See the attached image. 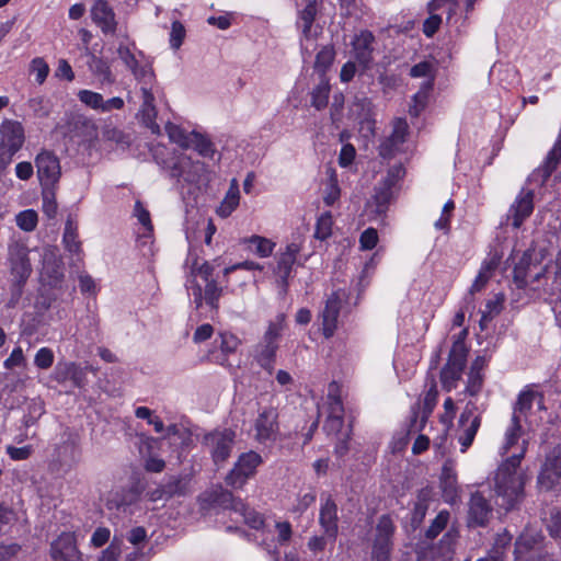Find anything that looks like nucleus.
<instances>
[{"label": "nucleus", "instance_id": "1", "mask_svg": "<svg viewBox=\"0 0 561 561\" xmlns=\"http://www.w3.org/2000/svg\"><path fill=\"white\" fill-rule=\"evenodd\" d=\"M152 160L170 180L175 182L178 190L183 191L185 184L199 183L206 172L207 165L194 161L183 152L169 148L163 144H147Z\"/></svg>", "mask_w": 561, "mask_h": 561}, {"label": "nucleus", "instance_id": "2", "mask_svg": "<svg viewBox=\"0 0 561 561\" xmlns=\"http://www.w3.org/2000/svg\"><path fill=\"white\" fill-rule=\"evenodd\" d=\"M523 453L506 458L497 468L494 477V490L497 504L505 511H511L518 503L524 492V479L517 472Z\"/></svg>", "mask_w": 561, "mask_h": 561}, {"label": "nucleus", "instance_id": "3", "mask_svg": "<svg viewBox=\"0 0 561 561\" xmlns=\"http://www.w3.org/2000/svg\"><path fill=\"white\" fill-rule=\"evenodd\" d=\"M142 421L148 426L152 427V431L158 434L157 437L148 435L142 432V447L146 448L147 453H151L154 449H163L174 445L173 439L180 440V449L184 451L192 442L191 433L187 430H181L178 424L165 425L162 417L153 410L142 407Z\"/></svg>", "mask_w": 561, "mask_h": 561}, {"label": "nucleus", "instance_id": "4", "mask_svg": "<svg viewBox=\"0 0 561 561\" xmlns=\"http://www.w3.org/2000/svg\"><path fill=\"white\" fill-rule=\"evenodd\" d=\"M142 126L148 128L151 134L160 135V124L158 118V102H162L159 95V89L153 88L154 72L149 64L142 65Z\"/></svg>", "mask_w": 561, "mask_h": 561}, {"label": "nucleus", "instance_id": "5", "mask_svg": "<svg viewBox=\"0 0 561 561\" xmlns=\"http://www.w3.org/2000/svg\"><path fill=\"white\" fill-rule=\"evenodd\" d=\"M317 16V0H308L302 9L297 10L295 26L299 31V46L304 57H310L312 54V49L309 48L308 42L316 39L322 32L321 26H314Z\"/></svg>", "mask_w": 561, "mask_h": 561}, {"label": "nucleus", "instance_id": "6", "mask_svg": "<svg viewBox=\"0 0 561 561\" xmlns=\"http://www.w3.org/2000/svg\"><path fill=\"white\" fill-rule=\"evenodd\" d=\"M24 141V127L20 122L4 119L0 124V171L11 163L12 158L22 148Z\"/></svg>", "mask_w": 561, "mask_h": 561}, {"label": "nucleus", "instance_id": "7", "mask_svg": "<svg viewBox=\"0 0 561 561\" xmlns=\"http://www.w3.org/2000/svg\"><path fill=\"white\" fill-rule=\"evenodd\" d=\"M263 462V457L254 450L240 454L226 474L225 483L234 490H242L248 481L255 477L257 468Z\"/></svg>", "mask_w": 561, "mask_h": 561}, {"label": "nucleus", "instance_id": "8", "mask_svg": "<svg viewBox=\"0 0 561 561\" xmlns=\"http://www.w3.org/2000/svg\"><path fill=\"white\" fill-rule=\"evenodd\" d=\"M127 482L107 500L110 508L115 507L123 513H133V506L138 505L140 499V471L137 466H130L126 471Z\"/></svg>", "mask_w": 561, "mask_h": 561}, {"label": "nucleus", "instance_id": "9", "mask_svg": "<svg viewBox=\"0 0 561 561\" xmlns=\"http://www.w3.org/2000/svg\"><path fill=\"white\" fill-rule=\"evenodd\" d=\"M236 432L231 428L214 430L203 436L202 444L207 448L216 466L225 463L231 455Z\"/></svg>", "mask_w": 561, "mask_h": 561}, {"label": "nucleus", "instance_id": "10", "mask_svg": "<svg viewBox=\"0 0 561 561\" xmlns=\"http://www.w3.org/2000/svg\"><path fill=\"white\" fill-rule=\"evenodd\" d=\"M559 484H561V443L546 454L537 477L540 491H551Z\"/></svg>", "mask_w": 561, "mask_h": 561}, {"label": "nucleus", "instance_id": "11", "mask_svg": "<svg viewBox=\"0 0 561 561\" xmlns=\"http://www.w3.org/2000/svg\"><path fill=\"white\" fill-rule=\"evenodd\" d=\"M318 523L330 542L334 543L339 536V506L334 496L329 492H322L320 495Z\"/></svg>", "mask_w": 561, "mask_h": 561}, {"label": "nucleus", "instance_id": "12", "mask_svg": "<svg viewBox=\"0 0 561 561\" xmlns=\"http://www.w3.org/2000/svg\"><path fill=\"white\" fill-rule=\"evenodd\" d=\"M199 503L203 510L221 508L236 512L243 508V501L236 497L233 493L221 484L214 485L199 495Z\"/></svg>", "mask_w": 561, "mask_h": 561}, {"label": "nucleus", "instance_id": "13", "mask_svg": "<svg viewBox=\"0 0 561 561\" xmlns=\"http://www.w3.org/2000/svg\"><path fill=\"white\" fill-rule=\"evenodd\" d=\"M55 461L61 469L69 470L81 460V448L79 436L67 430L62 433L60 442L56 445Z\"/></svg>", "mask_w": 561, "mask_h": 561}, {"label": "nucleus", "instance_id": "14", "mask_svg": "<svg viewBox=\"0 0 561 561\" xmlns=\"http://www.w3.org/2000/svg\"><path fill=\"white\" fill-rule=\"evenodd\" d=\"M28 249L21 242H13L9 245V262L10 270L13 277L18 283V295H21V289L26 279L32 273V265L28 259Z\"/></svg>", "mask_w": 561, "mask_h": 561}, {"label": "nucleus", "instance_id": "15", "mask_svg": "<svg viewBox=\"0 0 561 561\" xmlns=\"http://www.w3.org/2000/svg\"><path fill=\"white\" fill-rule=\"evenodd\" d=\"M254 439L260 444L276 442L279 434L278 411L274 407L263 408L254 422Z\"/></svg>", "mask_w": 561, "mask_h": 561}, {"label": "nucleus", "instance_id": "16", "mask_svg": "<svg viewBox=\"0 0 561 561\" xmlns=\"http://www.w3.org/2000/svg\"><path fill=\"white\" fill-rule=\"evenodd\" d=\"M538 264H540L539 261L534 262V250L528 249L523 252L522 256L513 267L514 285L519 290H528V296L534 299L540 298L541 290L537 287L529 286L527 276L531 266Z\"/></svg>", "mask_w": 561, "mask_h": 561}, {"label": "nucleus", "instance_id": "17", "mask_svg": "<svg viewBox=\"0 0 561 561\" xmlns=\"http://www.w3.org/2000/svg\"><path fill=\"white\" fill-rule=\"evenodd\" d=\"M345 299L346 295L342 290H335L328 296L320 316L322 319V334L325 339L334 335L337 329L340 311Z\"/></svg>", "mask_w": 561, "mask_h": 561}, {"label": "nucleus", "instance_id": "18", "mask_svg": "<svg viewBox=\"0 0 561 561\" xmlns=\"http://www.w3.org/2000/svg\"><path fill=\"white\" fill-rule=\"evenodd\" d=\"M534 190L522 187L508 209V218H512V227L519 229L524 221L529 218L535 208Z\"/></svg>", "mask_w": 561, "mask_h": 561}, {"label": "nucleus", "instance_id": "19", "mask_svg": "<svg viewBox=\"0 0 561 561\" xmlns=\"http://www.w3.org/2000/svg\"><path fill=\"white\" fill-rule=\"evenodd\" d=\"M50 557L53 561H83L76 535L73 533L59 535L50 545Z\"/></svg>", "mask_w": 561, "mask_h": 561}, {"label": "nucleus", "instance_id": "20", "mask_svg": "<svg viewBox=\"0 0 561 561\" xmlns=\"http://www.w3.org/2000/svg\"><path fill=\"white\" fill-rule=\"evenodd\" d=\"M375 35L368 30H363L356 34L352 41L353 56L363 71L371 68L374 61Z\"/></svg>", "mask_w": 561, "mask_h": 561}, {"label": "nucleus", "instance_id": "21", "mask_svg": "<svg viewBox=\"0 0 561 561\" xmlns=\"http://www.w3.org/2000/svg\"><path fill=\"white\" fill-rule=\"evenodd\" d=\"M537 541L531 536H520L514 545V561H556L553 553L536 547Z\"/></svg>", "mask_w": 561, "mask_h": 561}, {"label": "nucleus", "instance_id": "22", "mask_svg": "<svg viewBox=\"0 0 561 561\" xmlns=\"http://www.w3.org/2000/svg\"><path fill=\"white\" fill-rule=\"evenodd\" d=\"M37 175L43 187H50L60 178V163L50 151L44 150L35 159Z\"/></svg>", "mask_w": 561, "mask_h": 561}, {"label": "nucleus", "instance_id": "23", "mask_svg": "<svg viewBox=\"0 0 561 561\" xmlns=\"http://www.w3.org/2000/svg\"><path fill=\"white\" fill-rule=\"evenodd\" d=\"M438 392L433 386L423 398V407H422V415L420 417L421 405L420 403H415L411 407V415H410V425L409 433H416L423 431L426 425V422L432 414L436 402H437Z\"/></svg>", "mask_w": 561, "mask_h": 561}, {"label": "nucleus", "instance_id": "24", "mask_svg": "<svg viewBox=\"0 0 561 561\" xmlns=\"http://www.w3.org/2000/svg\"><path fill=\"white\" fill-rule=\"evenodd\" d=\"M393 186L394 181L391 178H386L380 181L374 188V194L369 201H367L366 206L371 208V211L380 217L385 216L389 209L391 202L393 201Z\"/></svg>", "mask_w": 561, "mask_h": 561}, {"label": "nucleus", "instance_id": "25", "mask_svg": "<svg viewBox=\"0 0 561 561\" xmlns=\"http://www.w3.org/2000/svg\"><path fill=\"white\" fill-rule=\"evenodd\" d=\"M337 385L333 381L329 387V415L325 420L323 428L328 433H340L344 425V407L341 396L337 393Z\"/></svg>", "mask_w": 561, "mask_h": 561}, {"label": "nucleus", "instance_id": "26", "mask_svg": "<svg viewBox=\"0 0 561 561\" xmlns=\"http://www.w3.org/2000/svg\"><path fill=\"white\" fill-rule=\"evenodd\" d=\"M91 18L103 33H114L116 28L115 14L105 0H95L91 8Z\"/></svg>", "mask_w": 561, "mask_h": 561}, {"label": "nucleus", "instance_id": "27", "mask_svg": "<svg viewBox=\"0 0 561 561\" xmlns=\"http://www.w3.org/2000/svg\"><path fill=\"white\" fill-rule=\"evenodd\" d=\"M491 506L480 492L471 494L469 502L468 522L470 526L483 527L489 520Z\"/></svg>", "mask_w": 561, "mask_h": 561}, {"label": "nucleus", "instance_id": "28", "mask_svg": "<svg viewBox=\"0 0 561 561\" xmlns=\"http://www.w3.org/2000/svg\"><path fill=\"white\" fill-rule=\"evenodd\" d=\"M190 479L183 476H170L159 485L154 494L159 493L157 499L164 497L169 500L173 496H184L188 491ZM156 500V497L153 499Z\"/></svg>", "mask_w": 561, "mask_h": 561}, {"label": "nucleus", "instance_id": "29", "mask_svg": "<svg viewBox=\"0 0 561 561\" xmlns=\"http://www.w3.org/2000/svg\"><path fill=\"white\" fill-rule=\"evenodd\" d=\"M439 488L445 502L454 503L458 497L457 473L447 462L442 468Z\"/></svg>", "mask_w": 561, "mask_h": 561}, {"label": "nucleus", "instance_id": "30", "mask_svg": "<svg viewBox=\"0 0 561 561\" xmlns=\"http://www.w3.org/2000/svg\"><path fill=\"white\" fill-rule=\"evenodd\" d=\"M278 347V343L264 341L256 346L254 358L260 367L270 375L273 374L275 368Z\"/></svg>", "mask_w": 561, "mask_h": 561}, {"label": "nucleus", "instance_id": "31", "mask_svg": "<svg viewBox=\"0 0 561 561\" xmlns=\"http://www.w3.org/2000/svg\"><path fill=\"white\" fill-rule=\"evenodd\" d=\"M430 500L431 491L427 488L417 491L416 501L411 511V527L413 530H416L422 525L428 510Z\"/></svg>", "mask_w": 561, "mask_h": 561}, {"label": "nucleus", "instance_id": "32", "mask_svg": "<svg viewBox=\"0 0 561 561\" xmlns=\"http://www.w3.org/2000/svg\"><path fill=\"white\" fill-rule=\"evenodd\" d=\"M62 243L66 250L76 255L78 260H81V242L78 239V226L72 216H68L65 224Z\"/></svg>", "mask_w": 561, "mask_h": 561}, {"label": "nucleus", "instance_id": "33", "mask_svg": "<svg viewBox=\"0 0 561 561\" xmlns=\"http://www.w3.org/2000/svg\"><path fill=\"white\" fill-rule=\"evenodd\" d=\"M396 526L389 514H383L379 517L376 526V535L374 543L388 545L393 547V535Z\"/></svg>", "mask_w": 561, "mask_h": 561}, {"label": "nucleus", "instance_id": "34", "mask_svg": "<svg viewBox=\"0 0 561 561\" xmlns=\"http://www.w3.org/2000/svg\"><path fill=\"white\" fill-rule=\"evenodd\" d=\"M331 92L330 81L327 76L319 77V83L312 88L310 104L317 111L324 110L329 103Z\"/></svg>", "mask_w": 561, "mask_h": 561}, {"label": "nucleus", "instance_id": "35", "mask_svg": "<svg viewBox=\"0 0 561 561\" xmlns=\"http://www.w3.org/2000/svg\"><path fill=\"white\" fill-rule=\"evenodd\" d=\"M352 112L359 123H375L373 101L365 95H356L352 103Z\"/></svg>", "mask_w": 561, "mask_h": 561}, {"label": "nucleus", "instance_id": "36", "mask_svg": "<svg viewBox=\"0 0 561 561\" xmlns=\"http://www.w3.org/2000/svg\"><path fill=\"white\" fill-rule=\"evenodd\" d=\"M295 260L290 257H285L283 255L277 256V264L274 270V273L277 276V285L282 290V294H286L289 287V278L291 276L293 266L295 264Z\"/></svg>", "mask_w": 561, "mask_h": 561}, {"label": "nucleus", "instance_id": "37", "mask_svg": "<svg viewBox=\"0 0 561 561\" xmlns=\"http://www.w3.org/2000/svg\"><path fill=\"white\" fill-rule=\"evenodd\" d=\"M89 68L101 87L110 85L115 81L110 65L104 59L93 55Z\"/></svg>", "mask_w": 561, "mask_h": 561}, {"label": "nucleus", "instance_id": "38", "mask_svg": "<svg viewBox=\"0 0 561 561\" xmlns=\"http://www.w3.org/2000/svg\"><path fill=\"white\" fill-rule=\"evenodd\" d=\"M335 55L336 53L333 44L322 46L317 53L313 69L319 77L327 76V71L332 66Z\"/></svg>", "mask_w": 561, "mask_h": 561}, {"label": "nucleus", "instance_id": "39", "mask_svg": "<svg viewBox=\"0 0 561 561\" xmlns=\"http://www.w3.org/2000/svg\"><path fill=\"white\" fill-rule=\"evenodd\" d=\"M164 128L171 142L178 144L184 149L191 148L192 142L190 141L192 131L187 133L185 129L175 124H172L170 121L165 122Z\"/></svg>", "mask_w": 561, "mask_h": 561}, {"label": "nucleus", "instance_id": "40", "mask_svg": "<svg viewBox=\"0 0 561 561\" xmlns=\"http://www.w3.org/2000/svg\"><path fill=\"white\" fill-rule=\"evenodd\" d=\"M249 244V249L260 257H267L272 254L275 243L267 238L261 236H252L244 240Z\"/></svg>", "mask_w": 561, "mask_h": 561}, {"label": "nucleus", "instance_id": "41", "mask_svg": "<svg viewBox=\"0 0 561 561\" xmlns=\"http://www.w3.org/2000/svg\"><path fill=\"white\" fill-rule=\"evenodd\" d=\"M190 142H192L191 148L196 150L202 157L213 159L216 149L209 138L193 130Z\"/></svg>", "mask_w": 561, "mask_h": 561}, {"label": "nucleus", "instance_id": "42", "mask_svg": "<svg viewBox=\"0 0 561 561\" xmlns=\"http://www.w3.org/2000/svg\"><path fill=\"white\" fill-rule=\"evenodd\" d=\"M333 217L330 210L322 213L316 222L313 237L320 241H325L332 234Z\"/></svg>", "mask_w": 561, "mask_h": 561}, {"label": "nucleus", "instance_id": "43", "mask_svg": "<svg viewBox=\"0 0 561 561\" xmlns=\"http://www.w3.org/2000/svg\"><path fill=\"white\" fill-rule=\"evenodd\" d=\"M236 513H239L243 516L244 523L252 529L262 530L265 526L264 515L255 511L254 508L249 507L248 504L243 502L242 510H236Z\"/></svg>", "mask_w": 561, "mask_h": 561}, {"label": "nucleus", "instance_id": "44", "mask_svg": "<svg viewBox=\"0 0 561 561\" xmlns=\"http://www.w3.org/2000/svg\"><path fill=\"white\" fill-rule=\"evenodd\" d=\"M43 271L49 278H51L54 284L60 282L64 276L61 267L57 263V257L53 252H46L44 254Z\"/></svg>", "mask_w": 561, "mask_h": 561}, {"label": "nucleus", "instance_id": "45", "mask_svg": "<svg viewBox=\"0 0 561 561\" xmlns=\"http://www.w3.org/2000/svg\"><path fill=\"white\" fill-rule=\"evenodd\" d=\"M558 165L559 164L556 163V161L549 160V158L546 157L543 163L531 173L528 181L539 180V185L543 186L557 170Z\"/></svg>", "mask_w": 561, "mask_h": 561}, {"label": "nucleus", "instance_id": "46", "mask_svg": "<svg viewBox=\"0 0 561 561\" xmlns=\"http://www.w3.org/2000/svg\"><path fill=\"white\" fill-rule=\"evenodd\" d=\"M203 294L205 304L209 306L210 309L218 310L219 299L222 295V287L218 286L215 279H210V282H206Z\"/></svg>", "mask_w": 561, "mask_h": 561}, {"label": "nucleus", "instance_id": "47", "mask_svg": "<svg viewBox=\"0 0 561 561\" xmlns=\"http://www.w3.org/2000/svg\"><path fill=\"white\" fill-rule=\"evenodd\" d=\"M462 371L461 369L445 364L439 374L443 388L446 391L455 389L457 381L461 378Z\"/></svg>", "mask_w": 561, "mask_h": 561}, {"label": "nucleus", "instance_id": "48", "mask_svg": "<svg viewBox=\"0 0 561 561\" xmlns=\"http://www.w3.org/2000/svg\"><path fill=\"white\" fill-rule=\"evenodd\" d=\"M536 397L542 399L543 394L533 390L520 391L514 404L515 412H519L520 414L526 415V413L533 408V403Z\"/></svg>", "mask_w": 561, "mask_h": 561}, {"label": "nucleus", "instance_id": "49", "mask_svg": "<svg viewBox=\"0 0 561 561\" xmlns=\"http://www.w3.org/2000/svg\"><path fill=\"white\" fill-rule=\"evenodd\" d=\"M15 222L21 230L31 232L37 226V213L34 209L22 210L15 216Z\"/></svg>", "mask_w": 561, "mask_h": 561}, {"label": "nucleus", "instance_id": "50", "mask_svg": "<svg viewBox=\"0 0 561 561\" xmlns=\"http://www.w3.org/2000/svg\"><path fill=\"white\" fill-rule=\"evenodd\" d=\"M481 425V416L476 415L468 427L465 428L462 435L459 436V443L461 445V451L465 453L472 445L477 432Z\"/></svg>", "mask_w": 561, "mask_h": 561}, {"label": "nucleus", "instance_id": "51", "mask_svg": "<svg viewBox=\"0 0 561 561\" xmlns=\"http://www.w3.org/2000/svg\"><path fill=\"white\" fill-rule=\"evenodd\" d=\"M448 519L449 513L447 511H440L425 530V538L430 540L435 539L445 529Z\"/></svg>", "mask_w": 561, "mask_h": 561}, {"label": "nucleus", "instance_id": "52", "mask_svg": "<svg viewBox=\"0 0 561 561\" xmlns=\"http://www.w3.org/2000/svg\"><path fill=\"white\" fill-rule=\"evenodd\" d=\"M284 327L285 314L279 313L276 316L274 321L270 322L268 328L263 335V341L278 343Z\"/></svg>", "mask_w": 561, "mask_h": 561}, {"label": "nucleus", "instance_id": "53", "mask_svg": "<svg viewBox=\"0 0 561 561\" xmlns=\"http://www.w3.org/2000/svg\"><path fill=\"white\" fill-rule=\"evenodd\" d=\"M239 191L230 188L218 208V215L221 217H228L239 205Z\"/></svg>", "mask_w": 561, "mask_h": 561}, {"label": "nucleus", "instance_id": "54", "mask_svg": "<svg viewBox=\"0 0 561 561\" xmlns=\"http://www.w3.org/2000/svg\"><path fill=\"white\" fill-rule=\"evenodd\" d=\"M469 348L451 347L446 365L463 370L467 365Z\"/></svg>", "mask_w": 561, "mask_h": 561}, {"label": "nucleus", "instance_id": "55", "mask_svg": "<svg viewBox=\"0 0 561 561\" xmlns=\"http://www.w3.org/2000/svg\"><path fill=\"white\" fill-rule=\"evenodd\" d=\"M433 88L434 79L432 77L421 84L420 90L412 96V103L417 104L420 107H426Z\"/></svg>", "mask_w": 561, "mask_h": 561}, {"label": "nucleus", "instance_id": "56", "mask_svg": "<svg viewBox=\"0 0 561 561\" xmlns=\"http://www.w3.org/2000/svg\"><path fill=\"white\" fill-rule=\"evenodd\" d=\"M163 449H154L151 453L148 454V458L145 461L144 468L148 472H154L159 473L162 472L165 468V461L160 457V453L163 451Z\"/></svg>", "mask_w": 561, "mask_h": 561}, {"label": "nucleus", "instance_id": "57", "mask_svg": "<svg viewBox=\"0 0 561 561\" xmlns=\"http://www.w3.org/2000/svg\"><path fill=\"white\" fill-rule=\"evenodd\" d=\"M353 435V420L348 422V431L337 439L333 454L336 458H344L350 451V440Z\"/></svg>", "mask_w": 561, "mask_h": 561}, {"label": "nucleus", "instance_id": "58", "mask_svg": "<svg viewBox=\"0 0 561 561\" xmlns=\"http://www.w3.org/2000/svg\"><path fill=\"white\" fill-rule=\"evenodd\" d=\"M78 99L85 106L100 112L103 99L102 94L91 90H80L78 92Z\"/></svg>", "mask_w": 561, "mask_h": 561}, {"label": "nucleus", "instance_id": "59", "mask_svg": "<svg viewBox=\"0 0 561 561\" xmlns=\"http://www.w3.org/2000/svg\"><path fill=\"white\" fill-rule=\"evenodd\" d=\"M341 196V190L336 176L333 174L325 187L323 203L327 206H333Z\"/></svg>", "mask_w": 561, "mask_h": 561}, {"label": "nucleus", "instance_id": "60", "mask_svg": "<svg viewBox=\"0 0 561 561\" xmlns=\"http://www.w3.org/2000/svg\"><path fill=\"white\" fill-rule=\"evenodd\" d=\"M31 72L35 75L38 84H43L49 73L48 64L41 57H36L31 62Z\"/></svg>", "mask_w": 561, "mask_h": 561}, {"label": "nucleus", "instance_id": "61", "mask_svg": "<svg viewBox=\"0 0 561 561\" xmlns=\"http://www.w3.org/2000/svg\"><path fill=\"white\" fill-rule=\"evenodd\" d=\"M54 353L49 347H42L34 357V365L39 369H48L54 364Z\"/></svg>", "mask_w": 561, "mask_h": 561}, {"label": "nucleus", "instance_id": "62", "mask_svg": "<svg viewBox=\"0 0 561 561\" xmlns=\"http://www.w3.org/2000/svg\"><path fill=\"white\" fill-rule=\"evenodd\" d=\"M185 38V27L180 21H173L170 33V46L172 49H179Z\"/></svg>", "mask_w": 561, "mask_h": 561}, {"label": "nucleus", "instance_id": "63", "mask_svg": "<svg viewBox=\"0 0 561 561\" xmlns=\"http://www.w3.org/2000/svg\"><path fill=\"white\" fill-rule=\"evenodd\" d=\"M483 379H484V376L482 373L469 371L467 386H466V392L471 397L478 396V393L482 389Z\"/></svg>", "mask_w": 561, "mask_h": 561}, {"label": "nucleus", "instance_id": "64", "mask_svg": "<svg viewBox=\"0 0 561 561\" xmlns=\"http://www.w3.org/2000/svg\"><path fill=\"white\" fill-rule=\"evenodd\" d=\"M392 546L374 543L371 547V561H391Z\"/></svg>", "mask_w": 561, "mask_h": 561}]
</instances>
